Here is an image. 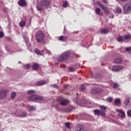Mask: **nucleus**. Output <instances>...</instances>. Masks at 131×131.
<instances>
[{"instance_id":"nucleus-45","label":"nucleus","mask_w":131,"mask_h":131,"mask_svg":"<svg viewBox=\"0 0 131 131\" xmlns=\"http://www.w3.org/2000/svg\"><path fill=\"white\" fill-rule=\"evenodd\" d=\"M67 39H68V37L67 36H63V41H67Z\"/></svg>"},{"instance_id":"nucleus-14","label":"nucleus","mask_w":131,"mask_h":131,"mask_svg":"<svg viewBox=\"0 0 131 131\" xmlns=\"http://www.w3.org/2000/svg\"><path fill=\"white\" fill-rule=\"evenodd\" d=\"M121 62H122V58L118 57L115 60L114 63H116V64H119L120 63H121Z\"/></svg>"},{"instance_id":"nucleus-2","label":"nucleus","mask_w":131,"mask_h":131,"mask_svg":"<svg viewBox=\"0 0 131 131\" xmlns=\"http://www.w3.org/2000/svg\"><path fill=\"white\" fill-rule=\"evenodd\" d=\"M69 56H70L69 51L64 52L61 55L57 57V61L58 62H64L69 58Z\"/></svg>"},{"instance_id":"nucleus-6","label":"nucleus","mask_w":131,"mask_h":131,"mask_svg":"<svg viewBox=\"0 0 131 131\" xmlns=\"http://www.w3.org/2000/svg\"><path fill=\"white\" fill-rule=\"evenodd\" d=\"M43 52H45L46 53H47V54H49V55L51 54V52H50V51H48V50H45L42 51H40L39 50H38V49H35L34 50V52L35 53V54H37V55H43Z\"/></svg>"},{"instance_id":"nucleus-49","label":"nucleus","mask_w":131,"mask_h":131,"mask_svg":"<svg viewBox=\"0 0 131 131\" xmlns=\"http://www.w3.org/2000/svg\"><path fill=\"white\" fill-rule=\"evenodd\" d=\"M122 2H126V0H121Z\"/></svg>"},{"instance_id":"nucleus-24","label":"nucleus","mask_w":131,"mask_h":131,"mask_svg":"<svg viewBox=\"0 0 131 131\" xmlns=\"http://www.w3.org/2000/svg\"><path fill=\"white\" fill-rule=\"evenodd\" d=\"M124 103L125 105L127 106V105H128V103H129V98H127L124 101Z\"/></svg>"},{"instance_id":"nucleus-1","label":"nucleus","mask_w":131,"mask_h":131,"mask_svg":"<svg viewBox=\"0 0 131 131\" xmlns=\"http://www.w3.org/2000/svg\"><path fill=\"white\" fill-rule=\"evenodd\" d=\"M28 100L32 102H36L37 103H45L46 102L45 98L36 95H31L28 98Z\"/></svg>"},{"instance_id":"nucleus-27","label":"nucleus","mask_w":131,"mask_h":131,"mask_svg":"<svg viewBox=\"0 0 131 131\" xmlns=\"http://www.w3.org/2000/svg\"><path fill=\"white\" fill-rule=\"evenodd\" d=\"M125 51L127 53H129V52H131V46L128 47H126L125 49Z\"/></svg>"},{"instance_id":"nucleus-29","label":"nucleus","mask_w":131,"mask_h":131,"mask_svg":"<svg viewBox=\"0 0 131 131\" xmlns=\"http://www.w3.org/2000/svg\"><path fill=\"white\" fill-rule=\"evenodd\" d=\"M15 97H16V92H13L11 94V99H14V98H15Z\"/></svg>"},{"instance_id":"nucleus-18","label":"nucleus","mask_w":131,"mask_h":131,"mask_svg":"<svg viewBox=\"0 0 131 131\" xmlns=\"http://www.w3.org/2000/svg\"><path fill=\"white\" fill-rule=\"evenodd\" d=\"M102 9L104 11L105 14L109 15L110 12L109 11V10L108 9V8L104 6Z\"/></svg>"},{"instance_id":"nucleus-31","label":"nucleus","mask_w":131,"mask_h":131,"mask_svg":"<svg viewBox=\"0 0 131 131\" xmlns=\"http://www.w3.org/2000/svg\"><path fill=\"white\" fill-rule=\"evenodd\" d=\"M100 12H101V9H100V8H97L95 9V13L97 14H100Z\"/></svg>"},{"instance_id":"nucleus-25","label":"nucleus","mask_w":131,"mask_h":131,"mask_svg":"<svg viewBox=\"0 0 131 131\" xmlns=\"http://www.w3.org/2000/svg\"><path fill=\"white\" fill-rule=\"evenodd\" d=\"M62 3H63L62 6L63 7V8H66V7H68V2H67V1H65L62 2Z\"/></svg>"},{"instance_id":"nucleus-38","label":"nucleus","mask_w":131,"mask_h":131,"mask_svg":"<svg viewBox=\"0 0 131 131\" xmlns=\"http://www.w3.org/2000/svg\"><path fill=\"white\" fill-rule=\"evenodd\" d=\"M107 102L111 103L113 101V98L112 97H108L107 100Z\"/></svg>"},{"instance_id":"nucleus-20","label":"nucleus","mask_w":131,"mask_h":131,"mask_svg":"<svg viewBox=\"0 0 131 131\" xmlns=\"http://www.w3.org/2000/svg\"><path fill=\"white\" fill-rule=\"evenodd\" d=\"M98 93V89L96 88L93 89L91 90V94L92 95H95V94H97Z\"/></svg>"},{"instance_id":"nucleus-33","label":"nucleus","mask_w":131,"mask_h":131,"mask_svg":"<svg viewBox=\"0 0 131 131\" xmlns=\"http://www.w3.org/2000/svg\"><path fill=\"white\" fill-rule=\"evenodd\" d=\"M118 41H123V38L122 36H119L117 38Z\"/></svg>"},{"instance_id":"nucleus-47","label":"nucleus","mask_w":131,"mask_h":131,"mask_svg":"<svg viewBox=\"0 0 131 131\" xmlns=\"http://www.w3.org/2000/svg\"><path fill=\"white\" fill-rule=\"evenodd\" d=\"M25 67H26L27 69H29V68H30V64H28L27 65H26Z\"/></svg>"},{"instance_id":"nucleus-37","label":"nucleus","mask_w":131,"mask_h":131,"mask_svg":"<svg viewBox=\"0 0 131 131\" xmlns=\"http://www.w3.org/2000/svg\"><path fill=\"white\" fill-rule=\"evenodd\" d=\"M97 5H98V6H99V7H100L101 8H102V9L103 7H104V5H103L101 3V2H97Z\"/></svg>"},{"instance_id":"nucleus-46","label":"nucleus","mask_w":131,"mask_h":131,"mask_svg":"<svg viewBox=\"0 0 131 131\" xmlns=\"http://www.w3.org/2000/svg\"><path fill=\"white\" fill-rule=\"evenodd\" d=\"M52 86H54V88H55V89H59V87L58 86L57 84H54L52 85Z\"/></svg>"},{"instance_id":"nucleus-12","label":"nucleus","mask_w":131,"mask_h":131,"mask_svg":"<svg viewBox=\"0 0 131 131\" xmlns=\"http://www.w3.org/2000/svg\"><path fill=\"white\" fill-rule=\"evenodd\" d=\"M18 4L20 7H25L26 6V1L25 0H20L18 1Z\"/></svg>"},{"instance_id":"nucleus-52","label":"nucleus","mask_w":131,"mask_h":131,"mask_svg":"<svg viewBox=\"0 0 131 131\" xmlns=\"http://www.w3.org/2000/svg\"><path fill=\"white\" fill-rule=\"evenodd\" d=\"M70 110L69 111V112H70Z\"/></svg>"},{"instance_id":"nucleus-8","label":"nucleus","mask_w":131,"mask_h":131,"mask_svg":"<svg viewBox=\"0 0 131 131\" xmlns=\"http://www.w3.org/2000/svg\"><path fill=\"white\" fill-rule=\"evenodd\" d=\"M40 4L41 6L49 7L50 5V0H41Z\"/></svg>"},{"instance_id":"nucleus-34","label":"nucleus","mask_w":131,"mask_h":131,"mask_svg":"<svg viewBox=\"0 0 131 131\" xmlns=\"http://www.w3.org/2000/svg\"><path fill=\"white\" fill-rule=\"evenodd\" d=\"M24 39L25 40L26 43L28 42V40H29L28 37L26 36H24Z\"/></svg>"},{"instance_id":"nucleus-50","label":"nucleus","mask_w":131,"mask_h":131,"mask_svg":"<svg viewBox=\"0 0 131 131\" xmlns=\"http://www.w3.org/2000/svg\"><path fill=\"white\" fill-rule=\"evenodd\" d=\"M112 18H113V15H112Z\"/></svg>"},{"instance_id":"nucleus-15","label":"nucleus","mask_w":131,"mask_h":131,"mask_svg":"<svg viewBox=\"0 0 131 131\" xmlns=\"http://www.w3.org/2000/svg\"><path fill=\"white\" fill-rule=\"evenodd\" d=\"M36 84H37V85H43V84H46V81L45 80L38 81L36 82Z\"/></svg>"},{"instance_id":"nucleus-36","label":"nucleus","mask_w":131,"mask_h":131,"mask_svg":"<svg viewBox=\"0 0 131 131\" xmlns=\"http://www.w3.org/2000/svg\"><path fill=\"white\" fill-rule=\"evenodd\" d=\"M34 110H35V107L34 106H30L29 111H34Z\"/></svg>"},{"instance_id":"nucleus-53","label":"nucleus","mask_w":131,"mask_h":131,"mask_svg":"<svg viewBox=\"0 0 131 131\" xmlns=\"http://www.w3.org/2000/svg\"><path fill=\"white\" fill-rule=\"evenodd\" d=\"M0 56H1V54H0Z\"/></svg>"},{"instance_id":"nucleus-40","label":"nucleus","mask_w":131,"mask_h":131,"mask_svg":"<svg viewBox=\"0 0 131 131\" xmlns=\"http://www.w3.org/2000/svg\"><path fill=\"white\" fill-rule=\"evenodd\" d=\"M4 32L0 31V38H3V36H4Z\"/></svg>"},{"instance_id":"nucleus-19","label":"nucleus","mask_w":131,"mask_h":131,"mask_svg":"<svg viewBox=\"0 0 131 131\" xmlns=\"http://www.w3.org/2000/svg\"><path fill=\"white\" fill-rule=\"evenodd\" d=\"M121 12H122V9H121V8L117 7L116 9V13H117L118 14H120Z\"/></svg>"},{"instance_id":"nucleus-30","label":"nucleus","mask_w":131,"mask_h":131,"mask_svg":"<svg viewBox=\"0 0 131 131\" xmlns=\"http://www.w3.org/2000/svg\"><path fill=\"white\" fill-rule=\"evenodd\" d=\"M64 125L67 128H70V122H66Z\"/></svg>"},{"instance_id":"nucleus-23","label":"nucleus","mask_w":131,"mask_h":131,"mask_svg":"<svg viewBox=\"0 0 131 131\" xmlns=\"http://www.w3.org/2000/svg\"><path fill=\"white\" fill-rule=\"evenodd\" d=\"M114 102L116 105H118V104H120V99L119 98H117L114 100Z\"/></svg>"},{"instance_id":"nucleus-43","label":"nucleus","mask_w":131,"mask_h":131,"mask_svg":"<svg viewBox=\"0 0 131 131\" xmlns=\"http://www.w3.org/2000/svg\"><path fill=\"white\" fill-rule=\"evenodd\" d=\"M114 89H117V88H118V84L115 83L114 84Z\"/></svg>"},{"instance_id":"nucleus-4","label":"nucleus","mask_w":131,"mask_h":131,"mask_svg":"<svg viewBox=\"0 0 131 131\" xmlns=\"http://www.w3.org/2000/svg\"><path fill=\"white\" fill-rule=\"evenodd\" d=\"M45 37H46L45 34L42 31H39L37 32L36 39L37 42L40 43L45 41Z\"/></svg>"},{"instance_id":"nucleus-48","label":"nucleus","mask_w":131,"mask_h":131,"mask_svg":"<svg viewBox=\"0 0 131 131\" xmlns=\"http://www.w3.org/2000/svg\"><path fill=\"white\" fill-rule=\"evenodd\" d=\"M103 3L104 4H107V1L106 0H102Z\"/></svg>"},{"instance_id":"nucleus-42","label":"nucleus","mask_w":131,"mask_h":131,"mask_svg":"<svg viewBox=\"0 0 131 131\" xmlns=\"http://www.w3.org/2000/svg\"><path fill=\"white\" fill-rule=\"evenodd\" d=\"M36 8H37V11H41V10H42V8H41V7H39V6H37Z\"/></svg>"},{"instance_id":"nucleus-26","label":"nucleus","mask_w":131,"mask_h":131,"mask_svg":"<svg viewBox=\"0 0 131 131\" xmlns=\"http://www.w3.org/2000/svg\"><path fill=\"white\" fill-rule=\"evenodd\" d=\"M25 24H26L25 21H21L19 23V26H20V27H24V26H25Z\"/></svg>"},{"instance_id":"nucleus-16","label":"nucleus","mask_w":131,"mask_h":131,"mask_svg":"<svg viewBox=\"0 0 131 131\" xmlns=\"http://www.w3.org/2000/svg\"><path fill=\"white\" fill-rule=\"evenodd\" d=\"M33 70H37L38 69V64L37 63H34L32 66Z\"/></svg>"},{"instance_id":"nucleus-11","label":"nucleus","mask_w":131,"mask_h":131,"mask_svg":"<svg viewBox=\"0 0 131 131\" xmlns=\"http://www.w3.org/2000/svg\"><path fill=\"white\" fill-rule=\"evenodd\" d=\"M69 100H68L67 99L65 100H61L60 101V104L61 105V106H65V105H67V104H69Z\"/></svg>"},{"instance_id":"nucleus-35","label":"nucleus","mask_w":131,"mask_h":131,"mask_svg":"<svg viewBox=\"0 0 131 131\" xmlns=\"http://www.w3.org/2000/svg\"><path fill=\"white\" fill-rule=\"evenodd\" d=\"M69 71H70V72H73V71H75V69L73 67H70L69 68Z\"/></svg>"},{"instance_id":"nucleus-28","label":"nucleus","mask_w":131,"mask_h":131,"mask_svg":"<svg viewBox=\"0 0 131 131\" xmlns=\"http://www.w3.org/2000/svg\"><path fill=\"white\" fill-rule=\"evenodd\" d=\"M28 94L29 95H33V94H35V91L33 90H29L28 91Z\"/></svg>"},{"instance_id":"nucleus-5","label":"nucleus","mask_w":131,"mask_h":131,"mask_svg":"<svg viewBox=\"0 0 131 131\" xmlns=\"http://www.w3.org/2000/svg\"><path fill=\"white\" fill-rule=\"evenodd\" d=\"M116 111L118 113L119 116H120L122 119L125 118V113H124V111H123V110L122 109H117Z\"/></svg>"},{"instance_id":"nucleus-44","label":"nucleus","mask_w":131,"mask_h":131,"mask_svg":"<svg viewBox=\"0 0 131 131\" xmlns=\"http://www.w3.org/2000/svg\"><path fill=\"white\" fill-rule=\"evenodd\" d=\"M59 39L61 41H63V36H61L59 37Z\"/></svg>"},{"instance_id":"nucleus-3","label":"nucleus","mask_w":131,"mask_h":131,"mask_svg":"<svg viewBox=\"0 0 131 131\" xmlns=\"http://www.w3.org/2000/svg\"><path fill=\"white\" fill-rule=\"evenodd\" d=\"M122 8L124 14H129L131 11V0H129L127 3H125L123 6Z\"/></svg>"},{"instance_id":"nucleus-17","label":"nucleus","mask_w":131,"mask_h":131,"mask_svg":"<svg viewBox=\"0 0 131 131\" xmlns=\"http://www.w3.org/2000/svg\"><path fill=\"white\" fill-rule=\"evenodd\" d=\"M100 32L102 34H106V33H108V30L107 29H102Z\"/></svg>"},{"instance_id":"nucleus-51","label":"nucleus","mask_w":131,"mask_h":131,"mask_svg":"<svg viewBox=\"0 0 131 131\" xmlns=\"http://www.w3.org/2000/svg\"><path fill=\"white\" fill-rule=\"evenodd\" d=\"M1 53H2V51H0V54H1Z\"/></svg>"},{"instance_id":"nucleus-32","label":"nucleus","mask_w":131,"mask_h":131,"mask_svg":"<svg viewBox=\"0 0 131 131\" xmlns=\"http://www.w3.org/2000/svg\"><path fill=\"white\" fill-rule=\"evenodd\" d=\"M84 90H85V88L84 87V85H81L80 87V91H81V92H83Z\"/></svg>"},{"instance_id":"nucleus-9","label":"nucleus","mask_w":131,"mask_h":131,"mask_svg":"<svg viewBox=\"0 0 131 131\" xmlns=\"http://www.w3.org/2000/svg\"><path fill=\"white\" fill-rule=\"evenodd\" d=\"M7 95V91L5 90H2L0 91V99H3V98H5Z\"/></svg>"},{"instance_id":"nucleus-41","label":"nucleus","mask_w":131,"mask_h":131,"mask_svg":"<svg viewBox=\"0 0 131 131\" xmlns=\"http://www.w3.org/2000/svg\"><path fill=\"white\" fill-rule=\"evenodd\" d=\"M127 114L128 116L130 117L131 116V111L130 110L128 111L127 112Z\"/></svg>"},{"instance_id":"nucleus-22","label":"nucleus","mask_w":131,"mask_h":131,"mask_svg":"<svg viewBox=\"0 0 131 131\" xmlns=\"http://www.w3.org/2000/svg\"><path fill=\"white\" fill-rule=\"evenodd\" d=\"M130 38H131V35L130 34H127V35H125L124 36V39L125 40H127V39H129Z\"/></svg>"},{"instance_id":"nucleus-21","label":"nucleus","mask_w":131,"mask_h":131,"mask_svg":"<svg viewBox=\"0 0 131 131\" xmlns=\"http://www.w3.org/2000/svg\"><path fill=\"white\" fill-rule=\"evenodd\" d=\"M77 130V131H83V128L82 127V126H81V125H78Z\"/></svg>"},{"instance_id":"nucleus-39","label":"nucleus","mask_w":131,"mask_h":131,"mask_svg":"<svg viewBox=\"0 0 131 131\" xmlns=\"http://www.w3.org/2000/svg\"><path fill=\"white\" fill-rule=\"evenodd\" d=\"M27 116V114H26V113H23L20 116V117H26Z\"/></svg>"},{"instance_id":"nucleus-7","label":"nucleus","mask_w":131,"mask_h":131,"mask_svg":"<svg viewBox=\"0 0 131 131\" xmlns=\"http://www.w3.org/2000/svg\"><path fill=\"white\" fill-rule=\"evenodd\" d=\"M123 69V67L121 66H114L112 67V70L113 71H119V70H122Z\"/></svg>"},{"instance_id":"nucleus-13","label":"nucleus","mask_w":131,"mask_h":131,"mask_svg":"<svg viewBox=\"0 0 131 131\" xmlns=\"http://www.w3.org/2000/svg\"><path fill=\"white\" fill-rule=\"evenodd\" d=\"M94 112L95 115H100V116H104L103 115H101L102 113L100 110H94Z\"/></svg>"},{"instance_id":"nucleus-10","label":"nucleus","mask_w":131,"mask_h":131,"mask_svg":"<svg viewBox=\"0 0 131 131\" xmlns=\"http://www.w3.org/2000/svg\"><path fill=\"white\" fill-rule=\"evenodd\" d=\"M100 112H101V115H103V116H105L106 115V107L104 106H100Z\"/></svg>"}]
</instances>
